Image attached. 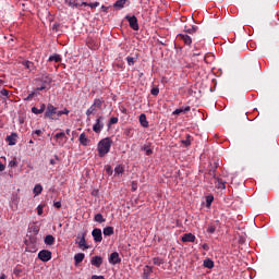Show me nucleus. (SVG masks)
Listing matches in <instances>:
<instances>
[{"label": "nucleus", "mask_w": 279, "mask_h": 279, "mask_svg": "<svg viewBox=\"0 0 279 279\" xmlns=\"http://www.w3.org/2000/svg\"><path fill=\"white\" fill-rule=\"evenodd\" d=\"M110 147H112V138L106 137L98 143V156L104 158L107 154H110Z\"/></svg>", "instance_id": "f257e3e1"}, {"label": "nucleus", "mask_w": 279, "mask_h": 279, "mask_svg": "<svg viewBox=\"0 0 279 279\" xmlns=\"http://www.w3.org/2000/svg\"><path fill=\"white\" fill-rule=\"evenodd\" d=\"M219 167V163L217 162H210L208 166V173L213 175V178L218 182V184H221L222 189H226V182H223L221 179L217 178V169Z\"/></svg>", "instance_id": "f03ea898"}, {"label": "nucleus", "mask_w": 279, "mask_h": 279, "mask_svg": "<svg viewBox=\"0 0 279 279\" xmlns=\"http://www.w3.org/2000/svg\"><path fill=\"white\" fill-rule=\"evenodd\" d=\"M58 112V108L53 107V105H48L45 117H47V119H59Z\"/></svg>", "instance_id": "7ed1b4c3"}, {"label": "nucleus", "mask_w": 279, "mask_h": 279, "mask_svg": "<svg viewBox=\"0 0 279 279\" xmlns=\"http://www.w3.org/2000/svg\"><path fill=\"white\" fill-rule=\"evenodd\" d=\"M125 20L129 21V25L131 29H134V32H138L140 26H138V19H136V15H126Z\"/></svg>", "instance_id": "20e7f679"}, {"label": "nucleus", "mask_w": 279, "mask_h": 279, "mask_svg": "<svg viewBox=\"0 0 279 279\" xmlns=\"http://www.w3.org/2000/svg\"><path fill=\"white\" fill-rule=\"evenodd\" d=\"M101 130H104V117L100 116L96 119V123L93 125V131L96 134L101 133Z\"/></svg>", "instance_id": "39448f33"}, {"label": "nucleus", "mask_w": 279, "mask_h": 279, "mask_svg": "<svg viewBox=\"0 0 279 279\" xmlns=\"http://www.w3.org/2000/svg\"><path fill=\"white\" fill-rule=\"evenodd\" d=\"M39 260H43V263H49L51 260V251L49 250H43L38 253Z\"/></svg>", "instance_id": "423d86ee"}, {"label": "nucleus", "mask_w": 279, "mask_h": 279, "mask_svg": "<svg viewBox=\"0 0 279 279\" xmlns=\"http://www.w3.org/2000/svg\"><path fill=\"white\" fill-rule=\"evenodd\" d=\"M92 236L95 243H101V241H104V236L101 235V229L99 228H96L92 231Z\"/></svg>", "instance_id": "0eeeda50"}, {"label": "nucleus", "mask_w": 279, "mask_h": 279, "mask_svg": "<svg viewBox=\"0 0 279 279\" xmlns=\"http://www.w3.org/2000/svg\"><path fill=\"white\" fill-rule=\"evenodd\" d=\"M177 38H179V40H183L184 45H187V47L193 45V39L187 34H179Z\"/></svg>", "instance_id": "6e6552de"}, {"label": "nucleus", "mask_w": 279, "mask_h": 279, "mask_svg": "<svg viewBox=\"0 0 279 279\" xmlns=\"http://www.w3.org/2000/svg\"><path fill=\"white\" fill-rule=\"evenodd\" d=\"M255 68L258 69V63H246L243 66L244 73H254Z\"/></svg>", "instance_id": "1a4fd4ad"}, {"label": "nucleus", "mask_w": 279, "mask_h": 279, "mask_svg": "<svg viewBox=\"0 0 279 279\" xmlns=\"http://www.w3.org/2000/svg\"><path fill=\"white\" fill-rule=\"evenodd\" d=\"M109 263L110 265H119V263H121V257H119L117 252L110 254Z\"/></svg>", "instance_id": "9d476101"}, {"label": "nucleus", "mask_w": 279, "mask_h": 279, "mask_svg": "<svg viewBox=\"0 0 279 279\" xmlns=\"http://www.w3.org/2000/svg\"><path fill=\"white\" fill-rule=\"evenodd\" d=\"M181 241L183 243H195V235L193 233H184Z\"/></svg>", "instance_id": "9b49d317"}, {"label": "nucleus", "mask_w": 279, "mask_h": 279, "mask_svg": "<svg viewBox=\"0 0 279 279\" xmlns=\"http://www.w3.org/2000/svg\"><path fill=\"white\" fill-rule=\"evenodd\" d=\"M94 267H101L104 265V258L101 256H94L90 260Z\"/></svg>", "instance_id": "f8f14e48"}, {"label": "nucleus", "mask_w": 279, "mask_h": 279, "mask_svg": "<svg viewBox=\"0 0 279 279\" xmlns=\"http://www.w3.org/2000/svg\"><path fill=\"white\" fill-rule=\"evenodd\" d=\"M151 274H154V268L146 265L143 269V279H149Z\"/></svg>", "instance_id": "ddd939ff"}, {"label": "nucleus", "mask_w": 279, "mask_h": 279, "mask_svg": "<svg viewBox=\"0 0 279 279\" xmlns=\"http://www.w3.org/2000/svg\"><path fill=\"white\" fill-rule=\"evenodd\" d=\"M66 5L69 8H82V2L80 3V0H65Z\"/></svg>", "instance_id": "4468645a"}, {"label": "nucleus", "mask_w": 279, "mask_h": 279, "mask_svg": "<svg viewBox=\"0 0 279 279\" xmlns=\"http://www.w3.org/2000/svg\"><path fill=\"white\" fill-rule=\"evenodd\" d=\"M81 145H83L84 147H88V143H90V140H88V137H86V133H82L80 135V138H78Z\"/></svg>", "instance_id": "2eb2a0df"}, {"label": "nucleus", "mask_w": 279, "mask_h": 279, "mask_svg": "<svg viewBox=\"0 0 279 279\" xmlns=\"http://www.w3.org/2000/svg\"><path fill=\"white\" fill-rule=\"evenodd\" d=\"M40 82H41V84H44V86H50L51 82H53V80L49 75H43L40 77Z\"/></svg>", "instance_id": "dca6fc26"}, {"label": "nucleus", "mask_w": 279, "mask_h": 279, "mask_svg": "<svg viewBox=\"0 0 279 279\" xmlns=\"http://www.w3.org/2000/svg\"><path fill=\"white\" fill-rule=\"evenodd\" d=\"M47 109V106H45V104L40 105L39 109L36 107L32 108V112L33 114H43V112H45V110Z\"/></svg>", "instance_id": "f3484780"}, {"label": "nucleus", "mask_w": 279, "mask_h": 279, "mask_svg": "<svg viewBox=\"0 0 279 279\" xmlns=\"http://www.w3.org/2000/svg\"><path fill=\"white\" fill-rule=\"evenodd\" d=\"M140 123L142 128H149V122L147 121V116H145V113L140 116Z\"/></svg>", "instance_id": "a211bd4d"}, {"label": "nucleus", "mask_w": 279, "mask_h": 279, "mask_svg": "<svg viewBox=\"0 0 279 279\" xmlns=\"http://www.w3.org/2000/svg\"><path fill=\"white\" fill-rule=\"evenodd\" d=\"M138 60V54H135L133 57H126V62L129 64V66H134V64H136Z\"/></svg>", "instance_id": "6ab92c4d"}, {"label": "nucleus", "mask_w": 279, "mask_h": 279, "mask_svg": "<svg viewBox=\"0 0 279 279\" xmlns=\"http://www.w3.org/2000/svg\"><path fill=\"white\" fill-rule=\"evenodd\" d=\"M102 234L105 236H112V234H114V227H106V228H104Z\"/></svg>", "instance_id": "aec40b11"}, {"label": "nucleus", "mask_w": 279, "mask_h": 279, "mask_svg": "<svg viewBox=\"0 0 279 279\" xmlns=\"http://www.w3.org/2000/svg\"><path fill=\"white\" fill-rule=\"evenodd\" d=\"M44 243L46 245H53V243H56V238H53V235H51V234H48L45 236Z\"/></svg>", "instance_id": "412c9836"}, {"label": "nucleus", "mask_w": 279, "mask_h": 279, "mask_svg": "<svg viewBox=\"0 0 279 279\" xmlns=\"http://www.w3.org/2000/svg\"><path fill=\"white\" fill-rule=\"evenodd\" d=\"M128 0H118L114 2L113 8H117V10H123L125 8V3Z\"/></svg>", "instance_id": "4be33fe9"}, {"label": "nucleus", "mask_w": 279, "mask_h": 279, "mask_svg": "<svg viewBox=\"0 0 279 279\" xmlns=\"http://www.w3.org/2000/svg\"><path fill=\"white\" fill-rule=\"evenodd\" d=\"M182 112H191V107L186 106L185 108H179L175 109L172 114L178 116V114H182Z\"/></svg>", "instance_id": "5701e85b"}, {"label": "nucleus", "mask_w": 279, "mask_h": 279, "mask_svg": "<svg viewBox=\"0 0 279 279\" xmlns=\"http://www.w3.org/2000/svg\"><path fill=\"white\" fill-rule=\"evenodd\" d=\"M48 62H62V57H60L58 53H54L49 57Z\"/></svg>", "instance_id": "b1692460"}, {"label": "nucleus", "mask_w": 279, "mask_h": 279, "mask_svg": "<svg viewBox=\"0 0 279 279\" xmlns=\"http://www.w3.org/2000/svg\"><path fill=\"white\" fill-rule=\"evenodd\" d=\"M7 141L9 145H16V133H12L11 135L7 136Z\"/></svg>", "instance_id": "393cba45"}, {"label": "nucleus", "mask_w": 279, "mask_h": 279, "mask_svg": "<svg viewBox=\"0 0 279 279\" xmlns=\"http://www.w3.org/2000/svg\"><path fill=\"white\" fill-rule=\"evenodd\" d=\"M98 108L97 107H95L94 105H92L88 109H87V111H86V116L87 117H90V114H96L97 112H98Z\"/></svg>", "instance_id": "a878e982"}, {"label": "nucleus", "mask_w": 279, "mask_h": 279, "mask_svg": "<svg viewBox=\"0 0 279 279\" xmlns=\"http://www.w3.org/2000/svg\"><path fill=\"white\" fill-rule=\"evenodd\" d=\"M84 258H85L84 253H78V254L74 255V260H75L76 265H78V263H82V260H84Z\"/></svg>", "instance_id": "bb28decb"}, {"label": "nucleus", "mask_w": 279, "mask_h": 279, "mask_svg": "<svg viewBox=\"0 0 279 279\" xmlns=\"http://www.w3.org/2000/svg\"><path fill=\"white\" fill-rule=\"evenodd\" d=\"M98 110H101V106H104V98H96L93 104Z\"/></svg>", "instance_id": "cd10ccee"}, {"label": "nucleus", "mask_w": 279, "mask_h": 279, "mask_svg": "<svg viewBox=\"0 0 279 279\" xmlns=\"http://www.w3.org/2000/svg\"><path fill=\"white\" fill-rule=\"evenodd\" d=\"M78 247L83 248V250H88V246L86 245V236H82L80 242H78Z\"/></svg>", "instance_id": "c85d7f7f"}, {"label": "nucleus", "mask_w": 279, "mask_h": 279, "mask_svg": "<svg viewBox=\"0 0 279 279\" xmlns=\"http://www.w3.org/2000/svg\"><path fill=\"white\" fill-rule=\"evenodd\" d=\"M33 193H34L35 196L40 195V193H43V185L36 184L34 190H33Z\"/></svg>", "instance_id": "c756f323"}, {"label": "nucleus", "mask_w": 279, "mask_h": 279, "mask_svg": "<svg viewBox=\"0 0 279 279\" xmlns=\"http://www.w3.org/2000/svg\"><path fill=\"white\" fill-rule=\"evenodd\" d=\"M204 267H206L207 269H213V267H215V262H213L211 259H205L204 260Z\"/></svg>", "instance_id": "7c9ffc66"}, {"label": "nucleus", "mask_w": 279, "mask_h": 279, "mask_svg": "<svg viewBox=\"0 0 279 279\" xmlns=\"http://www.w3.org/2000/svg\"><path fill=\"white\" fill-rule=\"evenodd\" d=\"M142 151H145L146 153V156H151V154H154V150L151 148H149V145L145 144L143 147H142Z\"/></svg>", "instance_id": "2f4dec72"}, {"label": "nucleus", "mask_w": 279, "mask_h": 279, "mask_svg": "<svg viewBox=\"0 0 279 279\" xmlns=\"http://www.w3.org/2000/svg\"><path fill=\"white\" fill-rule=\"evenodd\" d=\"M82 5L92 8V10H95V8H99V2H93V3H88V2H82Z\"/></svg>", "instance_id": "473e14b6"}, {"label": "nucleus", "mask_w": 279, "mask_h": 279, "mask_svg": "<svg viewBox=\"0 0 279 279\" xmlns=\"http://www.w3.org/2000/svg\"><path fill=\"white\" fill-rule=\"evenodd\" d=\"M23 64L25 69H28V71H34V69H36V66H34V62L32 61H25Z\"/></svg>", "instance_id": "72a5a7b5"}, {"label": "nucleus", "mask_w": 279, "mask_h": 279, "mask_svg": "<svg viewBox=\"0 0 279 279\" xmlns=\"http://www.w3.org/2000/svg\"><path fill=\"white\" fill-rule=\"evenodd\" d=\"M94 220L97 221L98 223H104L106 221L104 215L101 214H96Z\"/></svg>", "instance_id": "f704fd0d"}, {"label": "nucleus", "mask_w": 279, "mask_h": 279, "mask_svg": "<svg viewBox=\"0 0 279 279\" xmlns=\"http://www.w3.org/2000/svg\"><path fill=\"white\" fill-rule=\"evenodd\" d=\"M213 202H215V197L213 195L206 196V206H207V208H210V206L213 205Z\"/></svg>", "instance_id": "c9c22d12"}, {"label": "nucleus", "mask_w": 279, "mask_h": 279, "mask_svg": "<svg viewBox=\"0 0 279 279\" xmlns=\"http://www.w3.org/2000/svg\"><path fill=\"white\" fill-rule=\"evenodd\" d=\"M124 171H125V169L123 168V166H117V167L114 168V173H116L117 175H121V173H124Z\"/></svg>", "instance_id": "e433bc0d"}, {"label": "nucleus", "mask_w": 279, "mask_h": 279, "mask_svg": "<svg viewBox=\"0 0 279 279\" xmlns=\"http://www.w3.org/2000/svg\"><path fill=\"white\" fill-rule=\"evenodd\" d=\"M19 202H20L19 195L15 194L11 197V204H13L15 207L19 206Z\"/></svg>", "instance_id": "4c0bfd02"}, {"label": "nucleus", "mask_w": 279, "mask_h": 279, "mask_svg": "<svg viewBox=\"0 0 279 279\" xmlns=\"http://www.w3.org/2000/svg\"><path fill=\"white\" fill-rule=\"evenodd\" d=\"M184 32H185L186 34H195V32H197V26H192L191 28H187V27L185 26Z\"/></svg>", "instance_id": "58836bf2"}, {"label": "nucleus", "mask_w": 279, "mask_h": 279, "mask_svg": "<svg viewBox=\"0 0 279 279\" xmlns=\"http://www.w3.org/2000/svg\"><path fill=\"white\" fill-rule=\"evenodd\" d=\"M193 56H202V50L197 47V44L194 45Z\"/></svg>", "instance_id": "ea45409f"}, {"label": "nucleus", "mask_w": 279, "mask_h": 279, "mask_svg": "<svg viewBox=\"0 0 279 279\" xmlns=\"http://www.w3.org/2000/svg\"><path fill=\"white\" fill-rule=\"evenodd\" d=\"M119 123V118L117 117H112L110 120H109V123H108V126L110 128V125H114Z\"/></svg>", "instance_id": "a19ab883"}, {"label": "nucleus", "mask_w": 279, "mask_h": 279, "mask_svg": "<svg viewBox=\"0 0 279 279\" xmlns=\"http://www.w3.org/2000/svg\"><path fill=\"white\" fill-rule=\"evenodd\" d=\"M54 138H57V141H62V138H66V134L64 132H61V133H57L54 135Z\"/></svg>", "instance_id": "79ce46f5"}, {"label": "nucleus", "mask_w": 279, "mask_h": 279, "mask_svg": "<svg viewBox=\"0 0 279 279\" xmlns=\"http://www.w3.org/2000/svg\"><path fill=\"white\" fill-rule=\"evenodd\" d=\"M153 263H154V265L160 266V265H162V263H165V262H163L162 258H160V257H154V258H153Z\"/></svg>", "instance_id": "37998d69"}, {"label": "nucleus", "mask_w": 279, "mask_h": 279, "mask_svg": "<svg viewBox=\"0 0 279 279\" xmlns=\"http://www.w3.org/2000/svg\"><path fill=\"white\" fill-rule=\"evenodd\" d=\"M182 145H185V147H189L191 145V135L186 136V140L181 141Z\"/></svg>", "instance_id": "c03bdc74"}, {"label": "nucleus", "mask_w": 279, "mask_h": 279, "mask_svg": "<svg viewBox=\"0 0 279 279\" xmlns=\"http://www.w3.org/2000/svg\"><path fill=\"white\" fill-rule=\"evenodd\" d=\"M160 93V89L158 87H154L150 89V94L154 95V97H158Z\"/></svg>", "instance_id": "a18cd8bd"}, {"label": "nucleus", "mask_w": 279, "mask_h": 279, "mask_svg": "<svg viewBox=\"0 0 279 279\" xmlns=\"http://www.w3.org/2000/svg\"><path fill=\"white\" fill-rule=\"evenodd\" d=\"M217 230V227L213 226V225H209L208 228H207V232L209 234H215V231Z\"/></svg>", "instance_id": "49530a36"}, {"label": "nucleus", "mask_w": 279, "mask_h": 279, "mask_svg": "<svg viewBox=\"0 0 279 279\" xmlns=\"http://www.w3.org/2000/svg\"><path fill=\"white\" fill-rule=\"evenodd\" d=\"M0 95H1L2 97H9L10 90H8V89H2V90H0Z\"/></svg>", "instance_id": "de8ad7c7"}, {"label": "nucleus", "mask_w": 279, "mask_h": 279, "mask_svg": "<svg viewBox=\"0 0 279 279\" xmlns=\"http://www.w3.org/2000/svg\"><path fill=\"white\" fill-rule=\"evenodd\" d=\"M69 110L68 109H64V110H61V111H58V113H57V117H62V114H69Z\"/></svg>", "instance_id": "09e8293b"}, {"label": "nucleus", "mask_w": 279, "mask_h": 279, "mask_svg": "<svg viewBox=\"0 0 279 279\" xmlns=\"http://www.w3.org/2000/svg\"><path fill=\"white\" fill-rule=\"evenodd\" d=\"M9 167H11V168L16 167V158H13V159L9 162Z\"/></svg>", "instance_id": "8fccbe9b"}, {"label": "nucleus", "mask_w": 279, "mask_h": 279, "mask_svg": "<svg viewBox=\"0 0 279 279\" xmlns=\"http://www.w3.org/2000/svg\"><path fill=\"white\" fill-rule=\"evenodd\" d=\"M47 89H49V87H47V85H44V84L39 87H36V90H47Z\"/></svg>", "instance_id": "3c124183"}, {"label": "nucleus", "mask_w": 279, "mask_h": 279, "mask_svg": "<svg viewBox=\"0 0 279 279\" xmlns=\"http://www.w3.org/2000/svg\"><path fill=\"white\" fill-rule=\"evenodd\" d=\"M138 189L136 181L132 182V191H136Z\"/></svg>", "instance_id": "603ef678"}, {"label": "nucleus", "mask_w": 279, "mask_h": 279, "mask_svg": "<svg viewBox=\"0 0 279 279\" xmlns=\"http://www.w3.org/2000/svg\"><path fill=\"white\" fill-rule=\"evenodd\" d=\"M53 206H54V208H62V203L61 202H54Z\"/></svg>", "instance_id": "864d4df0"}, {"label": "nucleus", "mask_w": 279, "mask_h": 279, "mask_svg": "<svg viewBox=\"0 0 279 279\" xmlns=\"http://www.w3.org/2000/svg\"><path fill=\"white\" fill-rule=\"evenodd\" d=\"M37 215H43V205H39L38 207H37Z\"/></svg>", "instance_id": "5fc2aeb1"}, {"label": "nucleus", "mask_w": 279, "mask_h": 279, "mask_svg": "<svg viewBox=\"0 0 279 279\" xmlns=\"http://www.w3.org/2000/svg\"><path fill=\"white\" fill-rule=\"evenodd\" d=\"M33 134H36V136H41L43 131L41 130H36V131L33 132Z\"/></svg>", "instance_id": "6e6d98bb"}, {"label": "nucleus", "mask_w": 279, "mask_h": 279, "mask_svg": "<svg viewBox=\"0 0 279 279\" xmlns=\"http://www.w3.org/2000/svg\"><path fill=\"white\" fill-rule=\"evenodd\" d=\"M203 250L205 251V252H208V250H210V246H208V244H203Z\"/></svg>", "instance_id": "4d7b16f0"}, {"label": "nucleus", "mask_w": 279, "mask_h": 279, "mask_svg": "<svg viewBox=\"0 0 279 279\" xmlns=\"http://www.w3.org/2000/svg\"><path fill=\"white\" fill-rule=\"evenodd\" d=\"M92 279H106V278L104 276L94 275L92 276Z\"/></svg>", "instance_id": "13d9d810"}, {"label": "nucleus", "mask_w": 279, "mask_h": 279, "mask_svg": "<svg viewBox=\"0 0 279 279\" xmlns=\"http://www.w3.org/2000/svg\"><path fill=\"white\" fill-rule=\"evenodd\" d=\"M34 95H35L34 93L29 94V95L27 96V98H26V101H29V99H33Z\"/></svg>", "instance_id": "bf43d9fd"}, {"label": "nucleus", "mask_w": 279, "mask_h": 279, "mask_svg": "<svg viewBox=\"0 0 279 279\" xmlns=\"http://www.w3.org/2000/svg\"><path fill=\"white\" fill-rule=\"evenodd\" d=\"M0 171H5V166L0 162Z\"/></svg>", "instance_id": "052dcab7"}, {"label": "nucleus", "mask_w": 279, "mask_h": 279, "mask_svg": "<svg viewBox=\"0 0 279 279\" xmlns=\"http://www.w3.org/2000/svg\"><path fill=\"white\" fill-rule=\"evenodd\" d=\"M8 278V276H5V274H2L1 276H0V279H7Z\"/></svg>", "instance_id": "680f3d73"}, {"label": "nucleus", "mask_w": 279, "mask_h": 279, "mask_svg": "<svg viewBox=\"0 0 279 279\" xmlns=\"http://www.w3.org/2000/svg\"><path fill=\"white\" fill-rule=\"evenodd\" d=\"M50 165H56V159H50Z\"/></svg>", "instance_id": "e2e57ef3"}, {"label": "nucleus", "mask_w": 279, "mask_h": 279, "mask_svg": "<svg viewBox=\"0 0 279 279\" xmlns=\"http://www.w3.org/2000/svg\"><path fill=\"white\" fill-rule=\"evenodd\" d=\"M101 8H102V10H104L105 12H108V8H107V7L102 5Z\"/></svg>", "instance_id": "0e129e2a"}, {"label": "nucleus", "mask_w": 279, "mask_h": 279, "mask_svg": "<svg viewBox=\"0 0 279 279\" xmlns=\"http://www.w3.org/2000/svg\"><path fill=\"white\" fill-rule=\"evenodd\" d=\"M65 133L69 135L71 134V129H66Z\"/></svg>", "instance_id": "69168bd1"}, {"label": "nucleus", "mask_w": 279, "mask_h": 279, "mask_svg": "<svg viewBox=\"0 0 279 279\" xmlns=\"http://www.w3.org/2000/svg\"><path fill=\"white\" fill-rule=\"evenodd\" d=\"M97 193H98L97 191H94V192L92 193V195H97Z\"/></svg>", "instance_id": "338daca9"}, {"label": "nucleus", "mask_w": 279, "mask_h": 279, "mask_svg": "<svg viewBox=\"0 0 279 279\" xmlns=\"http://www.w3.org/2000/svg\"><path fill=\"white\" fill-rule=\"evenodd\" d=\"M29 143H31V144H33V143H34V141H32V140H31V141H29Z\"/></svg>", "instance_id": "774afa93"}]
</instances>
